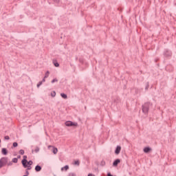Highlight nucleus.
I'll return each instance as SVG.
<instances>
[{
	"instance_id": "obj_5",
	"label": "nucleus",
	"mask_w": 176,
	"mask_h": 176,
	"mask_svg": "<svg viewBox=\"0 0 176 176\" xmlns=\"http://www.w3.org/2000/svg\"><path fill=\"white\" fill-rule=\"evenodd\" d=\"M27 161H28L27 155H24L23 159L21 160L23 167H26L27 166V165H25V163H27Z\"/></svg>"
},
{
	"instance_id": "obj_29",
	"label": "nucleus",
	"mask_w": 176,
	"mask_h": 176,
	"mask_svg": "<svg viewBox=\"0 0 176 176\" xmlns=\"http://www.w3.org/2000/svg\"><path fill=\"white\" fill-rule=\"evenodd\" d=\"M4 140H10V138L9 137V135H6L4 137Z\"/></svg>"
},
{
	"instance_id": "obj_25",
	"label": "nucleus",
	"mask_w": 176,
	"mask_h": 176,
	"mask_svg": "<svg viewBox=\"0 0 176 176\" xmlns=\"http://www.w3.org/2000/svg\"><path fill=\"white\" fill-rule=\"evenodd\" d=\"M24 153H25L24 150L21 149V150L19 151V155H24Z\"/></svg>"
},
{
	"instance_id": "obj_12",
	"label": "nucleus",
	"mask_w": 176,
	"mask_h": 176,
	"mask_svg": "<svg viewBox=\"0 0 176 176\" xmlns=\"http://www.w3.org/2000/svg\"><path fill=\"white\" fill-rule=\"evenodd\" d=\"M53 64L54 67H60V64L58 63V62H57L56 60H53Z\"/></svg>"
},
{
	"instance_id": "obj_35",
	"label": "nucleus",
	"mask_w": 176,
	"mask_h": 176,
	"mask_svg": "<svg viewBox=\"0 0 176 176\" xmlns=\"http://www.w3.org/2000/svg\"><path fill=\"white\" fill-rule=\"evenodd\" d=\"M21 155H18L17 156V159L19 160V159H21Z\"/></svg>"
},
{
	"instance_id": "obj_30",
	"label": "nucleus",
	"mask_w": 176,
	"mask_h": 176,
	"mask_svg": "<svg viewBox=\"0 0 176 176\" xmlns=\"http://www.w3.org/2000/svg\"><path fill=\"white\" fill-rule=\"evenodd\" d=\"M25 175H27V176L30 175V172L28 170H27L26 169H25Z\"/></svg>"
},
{
	"instance_id": "obj_2",
	"label": "nucleus",
	"mask_w": 176,
	"mask_h": 176,
	"mask_svg": "<svg viewBox=\"0 0 176 176\" xmlns=\"http://www.w3.org/2000/svg\"><path fill=\"white\" fill-rule=\"evenodd\" d=\"M65 124L67 127H78V122H74L72 121H66Z\"/></svg>"
},
{
	"instance_id": "obj_34",
	"label": "nucleus",
	"mask_w": 176,
	"mask_h": 176,
	"mask_svg": "<svg viewBox=\"0 0 176 176\" xmlns=\"http://www.w3.org/2000/svg\"><path fill=\"white\" fill-rule=\"evenodd\" d=\"M107 176H113V175H112V174H111V173H108Z\"/></svg>"
},
{
	"instance_id": "obj_37",
	"label": "nucleus",
	"mask_w": 176,
	"mask_h": 176,
	"mask_svg": "<svg viewBox=\"0 0 176 176\" xmlns=\"http://www.w3.org/2000/svg\"><path fill=\"white\" fill-rule=\"evenodd\" d=\"M23 176H27V175H24Z\"/></svg>"
},
{
	"instance_id": "obj_27",
	"label": "nucleus",
	"mask_w": 176,
	"mask_h": 176,
	"mask_svg": "<svg viewBox=\"0 0 176 176\" xmlns=\"http://www.w3.org/2000/svg\"><path fill=\"white\" fill-rule=\"evenodd\" d=\"M34 152H36V153H38V152H39V147L36 146L34 150Z\"/></svg>"
},
{
	"instance_id": "obj_11",
	"label": "nucleus",
	"mask_w": 176,
	"mask_h": 176,
	"mask_svg": "<svg viewBox=\"0 0 176 176\" xmlns=\"http://www.w3.org/2000/svg\"><path fill=\"white\" fill-rule=\"evenodd\" d=\"M34 170H35V171H36V173H39V171H41L42 170V166H41L39 165H36L35 166Z\"/></svg>"
},
{
	"instance_id": "obj_8",
	"label": "nucleus",
	"mask_w": 176,
	"mask_h": 176,
	"mask_svg": "<svg viewBox=\"0 0 176 176\" xmlns=\"http://www.w3.org/2000/svg\"><path fill=\"white\" fill-rule=\"evenodd\" d=\"M119 163H120V160L116 159V160H114V162H113V167H118V164H119Z\"/></svg>"
},
{
	"instance_id": "obj_1",
	"label": "nucleus",
	"mask_w": 176,
	"mask_h": 176,
	"mask_svg": "<svg viewBox=\"0 0 176 176\" xmlns=\"http://www.w3.org/2000/svg\"><path fill=\"white\" fill-rule=\"evenodd\" d=\"M152 107V103L147 102H145L142 106V110L143 113H144L145 115H146V113H148V112H149V108Z\"/></svg>"
},
{
	"instance_id": "obj_6",
	"label": "nucleus",
	"mask_w": 176,
	"mask_h": 176,
	"mask_svg": "<svg viewBox=\"0 0 176 176\" xmlns=\"http://www.w3.org/2000/svg\"><path fill=\"white\" fill-rule=\"evenodd\" d=\"M120 151H122V147L120 146H117L115 150L116 155H119V153H120Z\"/></svg>"
},
{
	"instance_id": "obj_21",
	"label": "nucleus",
	"mask_w": 176,
	"mask_h": 176,
	"mask_svg": "<svg viewBox=\"0 0 176 176\" xmlns=\"http://www.w3.org/2000/svg\"><path fill=\"white\" fill-rule=\"evenodd\" d=\"M50 74V72L49 71H47L45 73V78H49V75Z\"/></svg>"
},
{
	"instance_id": "obj_33",
	"label": "nucleus",
	"mask_w": 176,
	"mask_h": 176,
	"mask_svg": "<svg viewBox=\"0 0 176 176\" xmlns=\"http://www.w3.org/2000/svg\"><path fill=\"white\" fill-rule=\"evenodd\" d=\"M54 2H56V3H58V2H60V0H54Z\"/></svg>"
},
{
	"instance_id": "obj_15",
	"label": "nucleus",
	"mask_w": 176,
	"mask_h": 176,
	"mask_svg": "<svg viewBox=\"0 0 176 176\" xmlns=\"http://www.w3.org/2000/svg\"><path fill=\"white\" fill-rule=\"evenodd\" d=\"M25 164H27L28 166H32V164H34V162H32V160H28L27 162H25Z\"/></svg>"
},
{
	"instance_id": "obj_36",
	"label": "nucleus",
	"mask_w": 176,
	"mask_h": 176,
	"mask_svg": "<svg viewBox=\"0 0 176 176\" xmlns=\"http://www.w3.org/2000/svg\"><path fill=\"white\" fill-rule=\"evenodd\" d=\"M32 153H34V150L32 151Z\"/></svg>"
},
{
	"instance_id": "obj_32",
	"label": "nucleus",
	"mask_w": 176,
	"mask_h": 176,
	"mask_svg": "<svg viewBox=\"0 0 176 176\" xmlns=\"http://www.w3.org/2000/svg\"><path fill=\"white\" fill-rule=\"evenodd\" d=\"M45 79H46V78H45V77L43 78V80H42V81H41L42 83H43V82H46V80H45Z\"/></svg>"
},
{
	"instance_id": "obj_3",
	"label": "nucleus",
	"mask_w": 176,
	"mask_h": 176,
	"mask_svg": "<svg viewBox=\"0 0 176 176\" xmlns=\"http://www.w3.org/2000/svg\"><path fill=\"white\" fill-rule=\"evenodd\" d=\"M8 157H3L0 160V168H2V167L5 166V164H8Z\"/></svg>"
},
{
	"instance_id": "obj_31",
	"label": "nucleus",
	"mask_w": 176,
	"mask_h": 176,
	"mask_svg": "<svg viewBox=\"0 0 176 176\" xmlns=\"http://www.w3.org/2000/svg\"><path fill=\"white\" fill-rule=\"evenodd\" d=\"M13 164V162H10L8 164V166H12Z\"/></svg>"
},
{
	"instance_id": "obj_19",
	"label": "nucleus",
	"mask_w": 176,
	"mask_h": 176,
	"mask_svg": "<svg viewBox=\"0 0 176 176\" xmlns=\"http://www.w3.org/2000/svg\"><path fill=\"white\" fill-rule=\"evenodd\" d=\"M149 89V82H146L145 90H148Z\"/></svg>"
},
{
	"instance_id": "obj_24",
	"label": "nucleus",
	"mask_w": 176,
	"mask_h": 176,
	"mask_svg": "<svg viewBox=\"0 0 176 176\" xmlns=\"http://www.w3.org/2000/svg\"><path fill=\"white\" fill-rule=\"evenodd\" d=\"M42 81H40V82H38V83L37 84V87L38 88H39V87H41V86H42Z\"/></svg>"
},
{
	"instance_id": "obj_10",
	"label": "nucleus",
	"mask_w": 176,
	"mask_h": 176,
	"mask_svg": "<svg viewBox=\"0 0 176 176\" xmlns=\"http://www.w3.org/2000/svg\"><path fill=\"white\" fill-rule=\"evenodd\" d=\"M1 153L4 155V156H6V155H8V149H6V148H1Z\"/></svg>"
},
{
	"instance_id": "obj_14",
	"label": "nucleus",
	"mask_w": 176,
	"mask_h": 176,
	"mask_svg": "<svg viewBox=\"0 0 176 176\" xmlns=\"http://www.w3.org/2000/svg\"><path fill=\"white\" fill-rule=\"evenodd\" d=\"M60 97H62V98H64L65 100H67V98H68V96H67V94L64 93L60 94Z\"/></svg>"
},
{
	"instance_id": "obj_7",
	"label": "nucleus",
	"mask_w": 176,
	"mask_h": 176,
	"mask_svg": "<svg viewBox=\"0 0 176 176\" xmlns=\"http://www.w3.org/2000/svg\"><path fill=\"white\" fill-rule=\"evenodd\" d=\"M151 151H152V148L149 146L144 147V148L143 149V151L144 152V153H149Z\"/></svg>"
},
{
	"instance_id": "obj_13",
	"label": "nucleus",
	"mask_w": 176,
	"mask_h": 176,
	"mask_svg": "<svg viewBox=\"0 0 176 176\" xmlns=\"http://www.w3.org/2000/svg\"><path fill=\"white\" fill-rule=\"evenodd\" d=\"M26 166H23L24 168H26V170L28 171L29 170H32V166H31L30 165H28L25 164Z\"/></svg>"
},
{
	"instance_id": "obj_4",
	"label": "nucleus",
	"mask_w": 176,
	"mask_h": 176,
	"mask_svg": "<svg viewBox=\"0 0 176 176\" xmlns=\"http://www.w3.org/2000/svg\"><path fill=\"white\" fill-rule=\"evenodd\" d=\"M50 148H52V152L54 155H57V152H58V149L53 146H48V148L50 149Z\"/></svg>"
},
{
	"instance_id": "obj_22",
	"label": "nucleus",
	"mask_w": 176,
	"mask_h": 176,
	"mask_svg": "<svg viewBox=\"0 0 176 176\" xmlns=\"http://www.w3.org/2000/svg\"><path fill=\"white\" fill-rule=\"evenodd\" d=\"M51 96L52 97H56V91H53L52 93H51Z\"/></svg>"
},
{
	"instance_id": "obj_9",
	"label": "nucleus",
	"mask_w": 176,
	"mask_h": 176,
	"mask_svg": "<svg viewBox=\"0 0 176 176\" xmlns=\"http://www.w3.org/2000/svg\"><path fill=\"white\" fill-rule=\"evenodd\" d=\"M164 56L165 57H170V56H171V52H170L169 50L165 51L164 53Z\"/></svg>"
},
{
	"instance_id": "obj_23",
	"label": "nucleus",
	"mask_w": 176,
	"mask_h": 176,
	"mask_svg": "<svg viewBox=\"0 0 176 176\" xmlns=\"http://www.w3.org/2000/svg\"><path fill=\"white\" fill-rule=\"evenodd\" d=\"M100 166H102V167H103L104 166H105V161L102 160L101 162H100Z\"/></svg>"
},
{
	"instance_id": "obj_18",
	"label": "nucleus",
	"mask_w": 176,
	"mask_h": 176,
	"mask_svg": "<svg viewBox=\"0 0 176 176\" xmlns=\"http://www.w3.org/2000/svg\"><path fill=\"white\" fill-rule=\"evenodd\" d=\"M80 164V162H79V160H76L74 163V166H79Z\"/></svg>"
},
{
	"instance_id": "obj_17",
	"label": "nucleus",
	"mask_w": 176,
	"mask_h": 176,
	"mask_svg": "<svg viewBox=\"0 0 176 176\" xmlns=\"http://www.w3.org/2000/svg\"><path fill=\"white\" fill-rule=\"evenodd\" d=\"M12 146H13V148H17V146H19V143L14 142L12 144Z\"/></svg>"
},
{
	"instance_id": "obj_26",
	"label": "nucleus",
	"mask_w": 176,
	"mask_h": 176,
	"mask_svg": "<svg viewBox=\"0 0 176 176\" xmlns=\"http://www.w3.org/2000/svg\"><path fill=\"white\" fill-rule=\"evenodd\" d=\"M54 82H58V80L57 78H54L51 81V83H54Z\"/></svg>"
},
{
	"instance_id": "obj_16",
	"label": "nucleus",
	"mask_w": 176,
	"mask_h": 176,
	"mask_svg": "<svg viewBox=\"0 0 176 176\" xmlns=\"http://www.w3.org/2000/svg\"><path fill=\"white\" fill-rule=\"evenodd\" d=\"M64 169L65 170V171H67V170H69V166L66 165L64 167L61 168V170H64Z\"/></svg>"
},
{
	"instance_id": "obj_28",
	"label": "nucleus",
	"mask_w": 176,
	"mask_h": 176,
	"mask_svg": "<svg viewBox=\"0 0 176 176\" xmlns=\"http://www.w3.org/2000/svg\"><path fill=\"white\" fill-rule=\"evenodd\" d=\"M68 176H76V174H75L74 173H69Z\"/></svg>"
},
{
	"instance_id": "obj_20",
	"label": "nucleus",
	"mask_w": 176,
	"mask_h": 176,
	"mask_svg": "<svg viewBox=\"0 0 176 176\" xmlns=\"http://www.w3.org/2000/svg\"><path fill=\"white\" fill-rule=\"evenodd\" d=\"M12 163H17V162H19V160L16 157H15L12 159Z\"/></svg>"
}]
</instances>
